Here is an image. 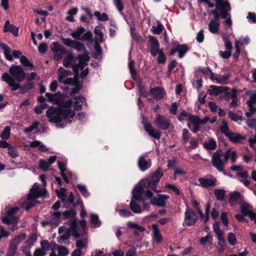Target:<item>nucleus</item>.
<instances>
[{"instance_id":"1","label":"nucleus","mask_w":256,"mask_h":256,"mask_svg":"<svg viewBox=\"0 0 256 256\" xmlns=\"http://www.w3.org/2000/svg\"><path fill=\"white\" fill-rule=\"evenodd\" d=\"M144 178H142L134 187L132 192V197L130 204L131 210L136 214L141 212L140 203L142 201L144 203Z\"/></svg>"},{"instance_id":"2","label":"nucleus","mask_w":256,"mask_h":256,"mask_svg":"<svg viewBox=\"0 0 256 256\" xmlns=\"http://www.w3.org/2000/svg\"><path fill=\"white\" fill-rule=\"evenodd\" d=\"M134 62L131 60L128 64V68L132 78L138 83L137 86L138 89V98L137 100V104L138 109L140 112V116L142 118V123L144 124V114L142 112V108L144 106V102L142 98H144V86L142 85V80L140 78L139 76L137 74L136 70L134 68Z\"/></svg>"},{"instance_id":"3","label":"nucleus","mask_w":256,"mask_h":256,"mask_svg":"<svg viewBox=\"0 0 256 256\" xmlns=\"http://www.w3.org/2000/svg\"><path fill=\"white\" fill-rule=\"evenodd\" d=\"M163 176L164 171L162 168L158 167L154 172L152 174L150 178L148 179L145 178V184L146 182L148 188L154 190L157 188L158 184Z\"/></svg>"},{"instance_id":"4","label":"nucleus","mask_w":256,"mask_h":256,"mask_svg":"<svg viewBox=\"0 0 256 256\" xmlns=\"http://www.w3.org/2000/svg\"><path fill=\"white\" fill-rule=\"evenodd\" d=\"M18 210L17 207H12L8 209L6 212V216L2 218V223L8 226H10V224L18 223V218L15 216V214L18 212Z\"/></svg>"},{"instance_id":"5","label":"nucleus","mask_w":256,"mask_h":256,"mask_svg":"<svg viewBox=\"0 0 256 256\" xmlns=\"http://www.w3.org/2000/svg\"><path fill=\"white\" fill-rule=\"evenodd\" d=\"M9 72L12 77L18 82H22L26 75L20 66L14 64H12L10 66Z\"/></svg>"},{"instance_id":"6","label":"nucleus","mask_w":256,"mask_h":256,"mask_svg":"<svg viewBox=\"0 0 256 256\" xmlns=\"http://www.w3.org/2000/svg\"><path fill=\"white\" fill-rule=\"evenodd\" d=\"M60 40L64 45L71 48L75 49L78 52L86 51L84 44L82 42L72 40L70 38L63 37H62Z\"/></svg>"},{"instance_id":"7","label":"nucleus","mask_w":256,"mask_h":256,"mask_svg":"<svg viewBox=\"0 0 256 256\" xmlns=\"http://www.w3.org/2000/svg\"><path fill=\"white\" fill-rule=\"evenodd\" d=\"M46 116L49 118V122L55 124H59L62 122V118L58 114L56 108L50 106L46 112Z\"/></svg>"},{"instance_id":"8","label":"nucleus","mask_w":256,"mask_h":256,"mask_svg":"<svg viewBox=\"0 0 256 256\" xmlns=\"http://www.w3.org/2000/svg\"><path fill=\"white\" fill-rule=\"evenodd\" d=\"M52 45L51 49L54 54V58L56 60L59 61L66 54V51L58 42H54Z\"/></svg>"},{"instance_id":"9","label":"nucleus","mask_w":256,"mask_h":256,"mask_svg":"<svg viewBox=\"0 0 256 256\" xmlns=\"http://www.w3.org/2000/svg\"><path fill=\"white\" fill-rule=\"evenodd\" d=\"M155 122L158 128L162 130L168 129L170 125V120L159 114L156 115Z\"/></svg>"},{"instance_id":"10","label":"nucleus","mask_w":256,"mask_h":256,"mask_svg":"<svg viewBox=\"0 0 256 256\" xmlns=\"http://www.w3.org/2000/svg\"><path fill=\"white\" fill-rule=\"evenodd\" d=\"M198 219V216L195 212L190 208H188L184 212V222L185 224L188 226L194 225Z\"/></svg>"},{"instance_id":"11","label":"nucleus","mask_w":256,"mask_h":256,"mask_svg":"<svg viewBox=\"0 0 256 256\" xmlns=\"http://www.w3.org/2000/svg\"><path fill=\"white\" fill-rule=\"evenodd\" d=\"M222 156L221 150H217L213 154L212 156V164L215 167L219 172L224 171V162L220 159Z\"/></svg>"},{"instance_id":"12","label":"nucleus","mask_w":256,"mask_h":256,"mask_svg":"<svg viewBox=\"0 0 256 256\" xmlns=\"http://www.w3.org/2000/svg\"><path fill=\"white\" fill-rule=\"evenodd\" d=\"M148 44L150 46V52L151 55L154 57L157 55V52L160 49V44L158 40L153 36H148Z\"/></svg>"},{"instance_id":"13","label":"nucleus","mask_w":256,"mask_h":256,"mask_svg":"<svg viewBox=\"0 0 256 256\" xmlns=\"http://www.w3.org/2000/svg\"><path fill=\"white\" fill-rule=\"evenodd\" d=\"M158 197H154L150 200V203L158 206H164L166 204V200L170 198V196L166 194H158Z\"/></svg>"},{"instance_id":"14","label":"nucleus","mask_w":256,"mask_h":256,"mask_svg":"<svg viewBox=\"0 0 256 256\" xmlns=\"http://www.w3.org/2000/svg\"><path fill=\"white\" fill-rule=\"evenodd\" d=\"M145 131L150 136L156 140H159L161 136V132L158 130L154 128L150 124L145 122Z\"/></svg>"},{"instance_id":"15","label":"nucleus","mask_w":256,"mask_h":256,"mask_svg":"<svg viewBox=\"0 0 256 256\" xmlns=\"http://www.w3.org/2000/svg\"><path fill=\"white\" fill-rule=\"evenodd\" d=\"M198 181L200 184V186L204 188L214 186L216 184V180L214 177H212V178H198Z\"/></svg>"},{"instance_id":"16","label":"nucleus","mask_w":256,"mask_h":256,"mask_svg":"<svg viewBox=\"0 0 256 256\" xmlns=\"http://www.w3.org/2000/svg\"><path fill=\"white\" fill-rule=\"evenodd\" d=\"M46 96L48 102L55 104H58L61 102L62 96L60 92H58L54 94L46 92Z\"/></svg>"},{"instance_id":"17","label":"nucleus","mask_w":256,"mask_h":256,"mask_svg":"<svg viewBox=\"0 0 256 256\" xmlns=\"http://www.w3.org/2000/svg\"><path fill=\"white\" fill-rule=\"evenodd\" d=\"M227 137L229 140L234 144L242 143V141L246 140V136L244 135H242L239 133L232 132Z\"/></svg>"},{"instance_id":"18","label":"nucleus","mask_w":256,"mask_h":256,"mask_svg":"<svg viewBox=\"0 0 256 256\" xmlns=\"http://www.w3.org/2000/svg\"><path fill=\"white\" fill-rule=\"evenodd\" d=\"M231 9L232 8L230 5V9H228L227 7L224 8V10L223 12H224V14H222L223 13L222 11L221 10H219L221 14V18L222 19H226L224 21V23L229 26H231L232 25L231 16L229 13V12L231 10Z\"/></svg>"},{"instance_id":"19","label":"nucleus","mask_w":256,"mask_h":256,"mask_svg":"<svg viewBox=\"0 0 256 256\" xmlns=\"http://www.w3.org/2000/svg\"><path fill=\"white\" fill-rule=\"evenodd\" d=\"M188 120L194 125L192 132L194 133L197 132L200 130V119L196 116H190L188 118Z\"/></svg>"},{"instance_id":"20","label":"nucleus","mask_w":256,"mask_h":256,"mask_svg":"<svg viewBox=\"0 0 256 256\" xmlns=\"http://www.w3.org/2000/svg\"><path fill=\"white\" fill-rule=\"evenodd\" d=\"M211 90H209V94L210 95L218 96L226 90H228L230 88L228 86H216L211 85Z\"/></svg>"},{"instance_id":"21","label":"nucleus","mask_w":256,"mask_h":256,"mask_svg":"<svg viewBox=\"0 0 256 256\" xmlns=\"http://www.w3.org/2000/svg\"><path fill=\"white\" fill-rule=\"evenodd\" d=\"M3 30L4 32H9L15 36H18V28L14 25L10 24L8 20L6 22Z\"/></svg>"},{"instance_id":"22","label":"nucleus","mask_w":256,"mask_h":256,"mask_svg":"<svg viewBox=\"0 0 256 256\" xmlns=\"http://www.w3.org/2000/svg\"><path fill=\"white\" fill-rule=\"evenodd\" d=\"M150 92L152 97L154 98L162 99L165 95L164 90L160 87L152 88Z\"/></svg>"},{"instance_id":"23","label":"nucleus","mask_w":256,"mask_h":256,"mask_svg":"<svg viewBox=\"0 0 256 256\" xmlns=\"http://www.w3.org/2000/svg\"><path fill=\"white\" fill-rule=\"evenodd\" d=\"M37 200L36 198L28 196L26 200L22 202V207L27 211L34 207L36 204Z\"/></svg>"},{"instance_id":"24","label":"nucleus","mask_w":256,"mask_h":256,"mask_svg":"<svg viewBox=\"0 0 256 256\" xmlns=\"http://www.w3.org/2000/svg\"><path fill=\"white\" fill-rule=\"evenodd\" d=\"M127 226L130 228L134 229V234L136 236H138L140 232H144V228L133 222H129Z\"/></svg>"},{"instance_id":"25","label":"nucleus","mask_w":256,"mask_h":256,"mask_svg":"<svg viewBox=\"0 0 256 256\" xmlns=\"http://www.w3.org/2000/svg\"><path fill=\"white\" fill-rule=\"evenodd\" d=\"M0 47L4 50V57L6 60L12 62L14 59L12 56L11 55V50L10 48L8 45L4 43H0Z\"/></svg>"},{"instance_id":"26","label":"nucleus","mask_w":256,"mask_h":256,"mask_svg":"<svg viewBox=\"0 0 256 256\" xmlns=\"http://www.w3.org/2000/svg\"><path fill=\"white\" fill-rule=\"evenodd\" d=\"M177 51L178 53V57L180 58H182L189 50V48L186 44H178Z\"/></svg>"},{"instance_id":"27","label":"nucleus","mask_w":256,"mask_h":256,"mask_svg":"<svg viewBox=\"0 0 256 256\" xmlns=\"http://www.w3.org/2000/svg\"><path fill=\"white\" fill-rule=\"evenodd\" d=\"M231 76V74L228 73L225 75H218L215 76L214 80L216 81L217 83L220 84H228L230 78Z\"/></svg>"},{"instance_id":"28","label":"nucleus","mask_w":256,"mask_h":256,"mask_svg":"<svg viewBox=\"0 0 256 256\" xmlns=\"http://www.w3.org/2000/svg\"><path fill=\"white\" fill-rule=\"evenodd\" d=\"M224 161L226 162L232 156V162L234 163L236 161L237 156L236 151H232L230 148L227 150L224 154Z\"/></svg>"},{"instance_id":"29","label":"nucleus","mask_w":256,"mask_h":256,"mask_svg":"<svg viewBox=\"0 0 256 256\" xmlns=\"http://www.w3.org/2000/svg\"><path fill=\"white\" fill-rule=\"evenodd\" d=\"M214 0L216 2V8H217V10H221L222 13H224V12H223L224 10V8L227 7L228 9H230V4L228 1H224V0Z\"/></svg>"},{"instance_id":"30","label":"nucleus","mask_w":256,"mask_h":256,"mask_svg":"<svg viewBox=\"0 0 256 256\" xmlns=\"http://www.w3.org/2000/svg\"><path fill=\"white\" fill-rule=\"evenodd\" d=\"M40 196H44L42 193V191L39 189L38 186L32 187L30 189V192L28 194V196L34 198H36Z\"/></svg>"},{"instance_id":"31","label":"nucleus","mask_w":256,"mask_h":256,"mask_svg":"<svg viewBox=\"0 0 256 256\" xmlns=\"http://www.w3.org/2000/svg\"><path fill=\"white\" fill-rule=\"evenodd\" d=\"M76 100L74 102V110H80L82 108V105L80 104V102L84 103L86 102V98L84 96H78L74 97Z\"/></svg>"},{"instance_id":"32","label":"nucleus","mask_w":256,"mask_h":256,"mask_svg":"<svg viewBox=\"0 0 256 256\" xmlns=\"http://www.w3.org/2000/svg\"><path fill=\"white\" fill-rule=\"evenodd\" d=\"M241 198L240 193L238 191L234 192L231 194L229 198V203L231 206H234L236 204L237 202Z\"/></svg>"},{"instance_id":"33","label":"nucleus","mask_w":256,"mask_h":256,"mask_svg":"<svg viewBox=\"0 0 256 256\" xmlns=\"http://www.w3.org/2000/svg\"><path fill=\"white\" fill-rule=\"evenodd\" d=\"M152 229L154 238L156 242H160L162 240V236H160V231L158 227V224H152Z\"/></svg>"},{"instance_id":"34","label":"nucleus","mask_w":256,"mask_h":256,"mask_svg":"<svg viewBox=\"0 0 256 256\" xmlns=\"http://www.w3.org/2000/svg\"><path fill=\"white\" fill-rule=\"evenodd\" d=\"M84 52L85 53L84 54H79L78 56L80 65L85 64L86 66H87V62H88L90 59V57L89 56L87 51Z\"/></svg>"},{"instance_id":"35","label":"nucleus","mask_w":256,"mask_h":256,"mask_svg":"<svg viewBox=\"0 0 256 256\" xmlns=\"http://www.w3.org/2000/svg\"><path fill=\"white\" fill-rule=\"evenodd\" d=\"M214 193L218 200L222 201L224 199L226 191L224 189H214Z\"/></svg>"},{"instance_id":"36","label":"nucleus","mask_w":256,"mask_h":256,"mask_svg":"<svg viewBox=\"0 0 256 256\" xmlns=\"http://www.w3.org/2000/svg\"><path fill=\"white\" fill-rule=\"evenodd\" d=\"M220 22L210 21L208 24V30L212 34H216L218 32Z\"/></svg>"},{"instance_id":"37","label":"nucleus","mask_w":256,"mask_h":256,"mask_svg":"<svg viewBox=\"0 0 256 256\" xmlns=\"http://www.w3.org/2000/svg\"><path fill=\"white\" fill-rule=\"evenodd\" d=\"M34 87V82H28L24 86H21V90L18 92L22 94L28 92L30 90Z\"/></svg>"},{"instance_id":"38","label":"nucleus","mask_w":256,"mask_h":256,"mask_svg":"<svg viewBox=\"0 0 256 256\" xmlns=\"http://www.w3.org/2000/svg\"><path fill=\"white\" fill-rule=\"evenodd\" d=\"M76 214V211L72 208H70L62 213L64 220H66L69 218H74Z\"/></svg>"},{"instance_id":"39","label":"nucleus","mask_w":256,"mask_h":256,"mask_svg":"<svg viewBox=\"0 0 256 256\" xmlns=\"http://www.w3.org/2000/svg\"><path fill=\"white\" fill-rule=\"evenodd\" d=\"M158 56L156 59V62L158 64H164L166 62V56L164 52L163 49H160L157 52Z\"/></svg>"},{"instance_id":"40","label":"nucleus","mask_w":256,"mask_h":256,"mask_svg":"<svg viewBox=\"0 0 256 256\" xmlns=\"http://www.w3.org/2000/svg\"><path fill=\"white\" fill-rule=\"evenodd\" d=\"M95 52L92 54V56L94 59H97L98 58V56L102 54V48L100 46V43L98 42V40L96 39L95 40Z\"/></svg>"},{"instance_id":"41","label":"nucleus","mask_w":256,"mask_h":256,"mask_svg":"<svg viewBox=\"0 0 256 256\" xmlns=\"http://www.w3.org/2000/svg\"><path fill=\"white\" fill-rule=\"evenodd\" d=\"M86 31L84 28L82 26L78 27L76 31L72 32L71 34L72 36L76 40H80V36Z\"/></svg>"},{"instance_id":"42","label":"nucleus","mask_w":256,"mask_h":256,"mask_svg":"<svg viewBox=\"0 0 256 256\" xmlns=\"http://www.w3.org/2000/svg\"><path fill=\"white\" fill-rule=\"evenodd\" d=\"M216 142L214 139L206 141L204 144V147L208 150H214L216 148Z\"/></svg>"},{"instance_id":"43","label":"nucleus","mask_w":256,"mask_h":256,"mask_svg":"<svg viewBox=\"0 0 256 256\" xmlns=\"http://www.w3.org/2000/svg\"><path fill=\"white\" fill-rule=\"evenodd\" d=\"M164 29V26L160 22H157V26H152L151 31L154 34H160Z\"/></svg>"},{"instance_id":"44","label":"nucleus","mask_w":256,"mask_h":256,"mask_svg":"<svg viewBox=\"0 0 256 256\" xmlns=\"http://www.w3.org/2000/svg\"><path fill=\"white\" fill-rule=\"evenodd\" d=\"M74 58V56L72 54H66L63 60V64L66 68L72 67V60Z\"/></svg>"},{"instance_id":"45","label":"nucleus","mask_w":256,"mask_h":256,"mask_svg":"<svg viewBox=\"0 0 256 256\" xmlns=\"http://www.w3.org/2000/svg\"><path fill=\"white\" fill-rule=\"evenodd\" d=\"M228 117L234 122H238V120L242 121V114H239L238 113L234 112L231 110L228 112Z\"/></svg>"},{"instance_id":"46","label":"nucleus","mask_w":256,"mask_h":256,"mask_svg":"<svg viewBox=\"0 0 256 256\" xmlns=\"http://www.w3.org/2000/svg\"><path fill=\"white\" fill-rule=\"evenodd\" d=\"M26 238V234L22 233L16 236L11 242L18 246L20 243L24 240H25Z\"/></svg>"},{"instance_id":"47","label":"nucleus","mask_w":256,"mask_h":256,"mask_svg":"<svg viewBox=\"0 0 256 256\" xmlns=\"http://www.w3.org/2000/svg\"><path fill=\"white\" fill-rule=\"evenodd\" d=\"M232 102L230 103V106L231 108H236L238 106V96L237 91L234 89H232V94L231 96Z\"/></svg>"},{"instance_id":"48","label":"nucleus","mask_w":256,"mask_h":256,"mask_svg":"<svg viewBox=\"0 0 256 256\" xmlns=\"http://www.w3.org/2000/svg\"><path fill=\"white\" fill-rule=\"evenodd\" d=\"M20 62L22 64L26 67H30V70H32L34 68V65L32 63L30 62L29 60L24 55H22L20 57Z\"/></svg>"},{"instance_id":"49","label":"nucleus","mask_w":256,"mask_h":256,"mask_svg":"<svg viewBox=\"0 0 256 256\" xmlns=\"http://www.w3.org/2000/svg\"><path fill=\"white\" fill-rule=\"evenodd\" d=\"M58 80L60 82H63L64 78L68 76L69 75L68 71L63 68H60L58 71Z\"/></svg>"},{"instance_id":"50","label":"nucleus","mask_w":256,"mask_h":256,"mask_svg":"<svg viewBox=\"0 0 256 256\" xmlns=\"http://www.w3.org/2000/svg\"><path fill=\"white\" fill-rule=\"evenodd\" d=\"M56 108L57 109L58 112V114H60V116H64V118L66 119V120H67L68 116L71 112V110L68 109V108L64 109V108Z\"/></svg>"},{"instance_id":"51","label":"nucleus","mask_w":256,"mask_h":256,"mask_svg":"<svg viewBox=\"0 0 256 256\" xmlns=\"http://www.w3.org/2000/svg\"><path fill=\"white\" fill-rule=\"evenodd\" d=\"M90 222L96 227H99L101 224V222L97 214H91L90 216Z\"/></svg>"},{"instance_id":"52","label":"nucleus","mask_w":256,"mask_h":256,"mask_svg":"<svg viewBox=\"0 0 256 256\" xmlns=\"http://www.w3.org/2000/svg\"><path fill=\"white\" fill-rule=\"evenodd\" d=\"M10 128L9 126H7L4 128L0 134V136L2 140H8L10 136Z\"/></svg>"},{"instance_id":"53","label":"nucleus","mask_w":256,"mask_h":256,"mask_svg":"<svg viewBox=\"0 0 256 256\" xmlns=\"http://www.w3.org/2000/svg\"><path fill=\"white\" fill-rule=\"evenodd\" d=\"M66 189L64 188H61L60 190H56V195L58 197L61 199L62 202L66 200L67 198V195L65 194Z\"/></svg>"},{"instance_id":"54","label":"nucleus","mask_w":256,"mask_h":256,"mask_svg":"<svg viewBox=\"0 0 256 256\" xmlns=\"http://www.w3.org/2000/svg\"><path fill=\"white\" fill-rule=\"evenodd\" d=\"M76 187L84 198H88L90 196V192L86 190L85 186L78 184L76 186Z\"/></svg>"},{"instance_id":"55","label":"nucleus","mask_w":256,"mask_h":256,"mask_svg":"<svg viewBox=\"0 0 256 256\" xmlns=\"http://www.w3.org/2000/svg\"><path fill=\"white\" fill-rule=\"evenodd\" d=\"M94 15L97 17L98 19L100 21L106 22L108 19V14L105 12H103L101 15L100 12L96 11L94 12Z\"/></svg>"},{"instance_id":"56","label":"nucleus","mask_w":256,"mask_h":256,"mask_svg":"<svg viewBox=\"0 0 256 256\" xmlns=\"http://www.w3.org/2000/svg\"><path fill=\"white\" fill-rule=\"evenodd\" d=\"M70 236V230H68L67 232L64 233V234L58 236V242L59 244H62L63 242L68 239L69 238Z\"/></svg>"},{"instance_id":"57","label":"nucleus","mask_w":256,"mask_h":256,"mask_svg":"<svg viewBox=\"0 0 256 256\" xmlns=\"http://www.w3.org/2000/svg\"><path fill=\"white\" fill-rule=\"evenodd\" d=\"M250 205L246 204H242L240 206V211L243 216H248L250 212Z\"/></svg>"},{"instance_id":"58","label":"nucleus","mask_w":256,"mask_h":256,"mask_svg":"<svg viewBox=\"0 0 256 256\" xmlns=\"http://www.w3.org/2000/svg\"><path fill=\"white\" fill-rule=\"evenodd\" d=\"M74 87L72 89L70 92V95L72 96L78 94L80 90H81L83 87L82 84H78V82L74 84L73 85Z\"/></svg>"},{"instance_id":"59","label":"nucleus","mask_w":256,"mask_h":256,"mask_svg":"<svg viewBox=\"0 0 256 256\" xmlns=\"http://www.w3.org/2000/svg\"><path fill=\"white\" fill-rule=\"evenodd\" d=\"M228 240L231 246H235L236 244V238L235 234L232 232L228 233Z\"/></svg>"},{"instance_id":"60","label":"nucleus","mask_w":256,"mask_h":256,"mask_svg":"<svg viewBox=\"0 0 256 256\" xmlns=\"http://www.w3.org/2000/svg\"><path fill=\"white\" fill-rule=\"evenodd\" d=\"M211 13L214 15V19L211 21H215L217 22H220V18L221 17V14L218 10L216 8L215 10H212Z\"/></svg>"},{"instance_id":"61","label":"nucleus","mask_w":256,"mask_h":256,"mask_svg":"<svg viewBox=\"0 0 256 256\" xmlns=\"http://www.w3.org/2000/svg\"><path fill=\"white\" fill-rule=\"evenodd\" d=\"M50 166L47 162L44 159H41L39 162V168L44 172L48 170Z\"/></svg>"},{"instance_id":"62","label":"nucleus","mask_w":256,"mask_h":256,"mask_svg":"<svg viewBox=\"0 0 256 256\" xmlns=\"http://www.w3.org/2000/svg\"><path fill=\"white\" fill-rule=\"evenodd\" d=\"M228 126L226 122H224L222 126L220 127V131L227 138L232 132L229 131Z\"/></svg>"},{"instance_id":"63","label":"nucleus","mask_w":256,"mask_h":256,"mask_svg":"<svg viewBox=\"0 0 256 256\" xmlns=\"http://www.w3.org/2000/svg\"><path fill=\"white\" fill-rule=\"evenodd\" d=\"M39 124V122L38 121H35L32 122V126H30L24 130V132L26 133H29L32 132L34 129L38 128Z\"/></svg>"},{"instance_id":"64","label":"nucleus","mask_w":256,"mask_h":256,"mask_svg":"<svg viewBox=\"0 0 256 256\" xmlns=\"http://www.w3.org/2000/svg\"><path fill=\"white\" fill-rule=\"evenodd\" d=\"M8 154L12 158H15L18 156V152L16 148L12 146L8 147Z\"/></svg>"}]
</instances>
